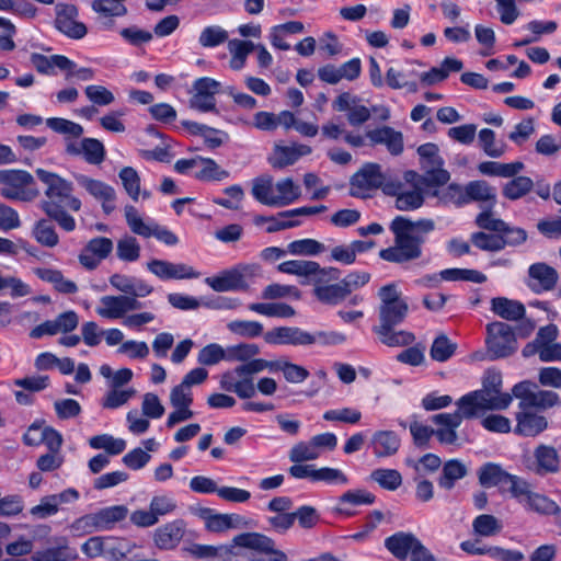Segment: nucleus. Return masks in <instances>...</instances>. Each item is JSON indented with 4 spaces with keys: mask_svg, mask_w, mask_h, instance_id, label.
Segmentation results:
<instances>
[{
    "mask_svg": "<svg viewBox=\"0 0 561 561\" xmlns=\"http://www.w3.org/2000/svg\"><path fill=\"white\" fill-rule=\"evenodd\" d=\"M185 530V522L183 519H174L154 530L153 542L161 550H173L183 539Z\"/></svg>",
    "mask_w": 561,
    "mask_h": 561,
    "instance_id": "19",
    "label": "nucleus"
},
{
    "mask_svg": "<svg viewBox=\"0 0 561 561\" xmlns=\"http://www.w3.org/2000/svg\"><path fill=\"white\" fill-rule=\"evenodd\" d=\"M366 136L373 145H385L393 156H399L403 151V135L392 127L382 126L367 131Z\"/></svg>",
    "mask_w": 561,
    "mask_h": 561,
    "instance_id": "25",
    "label": "nucleus"
},
{
    "mask_svg": "<svg viewBox=\"0 0 561 561\" xmlns=\"http://www.w3.org/2000/svg\"><path fill=\"white\" fill-rule=\"evenodd\" d=\"M479 144L484 153L491 158L502 157L507 148L505 142L495 140V133L489 128L480 130Z\"/></svg>",
    "mask_w": 561,
    "mask_h": 561,
    "instance_id": "47",
    "label": "nucleus"
},
{
    "mask_svg": "<svg viewBox=\"0 0 561 561\" xmlns=\"http://www.w3.org/2000/svg\"><path fill=\"white\" fill-rule=\"evenodd\" d=\"M118 175L126 193L137 202L140 194V178L137 171L131 167H125Z\"/></svg>",
    "mask_w": 561,
    "mask_h": 561,
    "instance_id": "61",
    "label": "nucleus"
},
{
    "mask_svg": "<svg viewBox=\"0 0 561 561\" xmlns=\"http://www.w3.org/2000/svg\"><path fill=\"white\" fill-rule=\"evenodd\" d=\"M275 362L277 367L274 368V371H283L285 379L289 382H302L309 376V371L302 366L284 360Z\"/></svg>",
    "mask_w": 561,
    "mask_h": 561,
    "instance_id": "64",
    "label": "nucleus"
},
{
    "mask_svg": "<svg viewBox=\"0 0 561 561\" xmlns=\"http://www.w3.org/2000/svg\"><path fill=\"white\" fill-rule=\"evenodd\" d=\"M457 344L444 333L437 335L430 350L431 358L435 362L444 363L448 360L456 352Z\"/></svg>",
    "mask_w": 561,
    "mask_h": 561,
    "instance_id": "44",
    "label": "nucleus"
},
{
    "mask_svg": "<svg viewBox=\"0 0 561 561\" xmlns=\"http://www.w3.org/2000/svg\"><path fill=\"white\" fill-rule=\"evenodd\" d=\"M467 394L462 396L457 402V411L454 413H439L432 416L435 424L456 430L460 426L463 419L470 420L481 416L483 413L473 402L466 401Z\"/></svg>",
    "mask_w": 561,
    "mask_h": 561,
    "instance_id": "17",
    "label": "nucleus"
},
{
    "mask_svg": "<svg viewBox=\"0 0 561 561\" xmlns=\"http://www.w3.org/2000/svg\"><path fill=\"white\" fill-rule=\"evenodd\" d=\"M313 295L318 300L328 305H337L348 296L347 289L343 286L342 282L313 288Z\"/></svg>",
    "mask_w": 561,
    "mask_h": 561,
    "instance_id": "46",
    "label": "nucleus"
},
{
    "mask_svg": "<svg viewBox=\"0 0 561 561\" xmlns=\"http://www.w3.org/2000/svg\"><path fill=\"white\" fill-rule=\"evenodd\" d=\"M485 345L490 359L508 357L517 351V340L513 328L502 321H493L485 327Z\"/></svg>",
    "mask_w": 561,
    "mask_h": 561,
    "instance_id": "9",
    "label": "nucleus"
},
{
    "mask_svg": "<svg viewBox=\"0 0 561 561\" xmlns=\"http://www.w3.org/2000/svg\"><path fill=\"white\" fill-rule=\"evenodd\" d=\"M419 539L410 533H397L385 540L386 548L400 560H405L411 554Z\"/></svg>",
    "mask_w": 561,
    "mask_h": 561,
    "instance_id": "30",
    "label": "nucleus"
},
{
    "mask_svg": "<svg viewBox=\"0 0 561 561\" xmlns=\"http://www.w3.org/2000/svg\"><path fill=\"white\" fill-rule=\"evenodd\" d=\"M66 152L70 156H83L90 164H100L105 159V148L103 144L95 138H83L76 142L66 138Z\"/></svg>",
    "mask_w": 561,
    "mask_h": 561,
    "instance_id": "18",
    "label": "nucleus"
},
{
    "mask_svg": "<svg viewBox=\"0 0 561 561\" xmlns=\"http://www.w3.org/2000/svg\"><path fill=\"white\" fill-rule=\"evenodd\" d=\"M311 153V147L307 145L276 146L268 158L274 169H284L296 163L299 158Z\"/></svg>",
    "mask_w": 561,
    "mask_h": 561,
    "instance_id": "23",
    "label": "nucleus"
},
{
    "mask_svg": "<svg viewBox=\"0 0 561 561\" xmlns=\"http://www.w3.org/2000/svg\"><path fill=\"white\" fill-rule=\"evenodd\" d=\"M276 367L275 360L251 358L248 363L237 366L236 373H238L239 378H244L253 382V375L262 373L265 369L274 371V368Z\"/></svg>",
    "mask_w": 561,
    "mask_h": 561,
    "instance_id": "45",
    "label": "nucleus"
},
{
    "mask_svg": "<svg viewBox=\"0 0 561 561\" xmlns=\"http://www.w3.org/2000/svg\"><path fill=\"white\" fill-rule=\"evenodd\" d=\"M220 82L204 77L193 83V95L190 99V107L199 112L216 111L215 95L220 91Z\"/></svg>",
    "mask_w": 561,
    "mask_h": 561,
    "instance_id": "13",
    "label": "nucleus"
},
{
    "mask_svg": "<svg viewBox=\"0 0 561 561\" xmlns=\"http://www.w3.org/2000/svg\"><path fill=\"white\" fill-rule=\"evenodd\" d=\"M220 388L234 392L241 399H250L255 396V386L248 379L239 378L236 368L226 371L220 379Z\"/></svg>",
    "mask_w": 561,
    "mask_h": 561,
    "instance_id": "29",
    "label": "nucleus"
},
{
    "mask_svg": "<svg viewBox=\"0 0 561 561\" xmlns=\"http://www.w3.org/2000/svg\"><path fill=\"white\" fill-rule=\"evenodd\" d=\"M376 457H390L398 453L401 440L393 431H378L370 440Z\"/></svg>",
    "mask_w": 561,
    "mask_h": 561,
    "instance_id": "27",
    "label": "nucleus"
},
{
    "mask_svg": "<svg viewBox=\"0 0 561 561\" xmlns=\"http://www.w3.org/2000/svg\"><path fill=\"white\" fill-rule=\"evenodd\" d=\"M75 179L77 183L83 187L90 195H92L95 199L101 201H114L115 199V190L100 181L92 178H89L84 174H75Z\"/></svg>",
    "mask_w": 561,
    "mask_h": 561,
    "instance_id": "32",
    "label": "nucleus"
},
{
    "mask_svg": "<svg viewBox=\"0 0 561 561\" xmlns=\"http://www.w3.org/2000/svg\"><path fill=\"white\" fill-rule=\"evenodd\" d=\"M33 175L25 170H0V195L8 201L31 203L39 196Z\"/></svg>",
    "mask_w": 561,
    "mask_h": 561,
    "instance_id": "7",
    "label": "nucleus"
},
{
    "mask_svg": "<svg viewBox=\"0 0 561 561\" xmlns=\"http://www.w3.org/2000/svg\"><path fill=\"white\" fill-rule=\"evenodd\" d=\"M379 325L373 328L379 341L389 347L409 346L415 341L412 332L393 328L401 324L409 312V305L402 298L401 291L394 283L382 286L378 290Z\"/></svg>",
    "mask_w": 561,
    "mask_h": 561,
    "instance_id": "4",
    "label": "nucleus"
},
{
    "mask_svg": "<svg viewBox=\"0 0 561 561\" xmlns=\"http://www.w3.org/2000/svg\"><path fill=\"white\" fill-rule=\"evenodd\" d=\"M533 186L534 182L530 178L523 175L515 176L504 185L503 195L511 201H516L529 193Z\"/></svg>",
    "mask_w": 561,
    "mask_h": 561,
    "instance_id": "50",
    "label": "nucleus"
},
{
    "mask_svg": "<svg viewBox=\"0 0 561 561\" xmlns=\"http://www.w3.org/2000/svg\"><path fill=\"white\" fill-rule=\"evenodd\" d=\"M201 170L195 173L199 181H222L229 178V172L221 169L217 162L210 158H203L199 163Z\"/></svg>",
    "mask_w": 561,
    "mask_h": 561,
    "instance_id": "51",
    "label": "nucleus"
},
{
    "mask_svg": "<svg viewBox=\"0 0 561 561\" xmlns=\"http://www.w3.org/2000/svg\"><path fill=\"white\" fill-rule=\"evenodd\" d=\"M439 276L447 282L467 280L482 284L486 280V276L481 272L468 268H446L439 272Z\"/></svg>",
    "mask_w": 561,
    "mask_h": 561,
    "instance_id": "48",
    "label": "nucleus"
},
{
    "mask_svg": "<svg viewBox=\"0 0 561 561\" xmlns=\"http://www.w3.org/2000/svg\"><path fill=\"white\" fill-rule=\"evenodd\" d=\"M370 479L389 491H394L402 484V476L396 469H375L370 473Z\"/></svg>",
    "mask_w": 561,
    "mask_h": 561,
    "instance_id": "53",
    "label": "nucleus"
},
{
    "mask_svg": "<svg viewBox=\"0 0 561 561\" xmlns=\"http://www.w3.org/2000/svg\"><path fill=\"white\" fill-rule=\"evenodd\" d=\"M124 213L126 222L134 233L144 238L156 237L167 245H175L179 242L178 237L171 230L156 222L146 224L134 206L126 205Z\"/></svg>",
    "mask_w": 561,
    "mask_h": 561,
    "instance_id": "11",
    "label": "nucleus"
},
{
    "mask_svg": "<svg viewBox=\"0 0 561 561\" xmlns=\"http://www.w3.org/2000/svg\"><path fill=\"white\" fill-rule=\"evenodd\" d=\"M228 32L219 25L206 26L199 34L198 43L202 47L211 48L228 41Z\"/></svg>",
    "mask_w": 561,
    "mask_h": 561,
    "instance_id": "54",
    "label": "nucleus"
},
{
    "mask_svg": "<svg viewBox=\"0 0 561 561\" xmlns=\"http://www.w3.org/2000/svg\"><path fill=\"white\" fill-rule=\"evenodd\" d=\"M242 549L251 550L262 556L252 559V561H289L288 556L277 548L274 539L255 531L239 534L226 545H194L190 552L198 559L236 561V558L241 556Z\"/></svg>",
    "mask_w": 561,
    "mask_h": 561,
    "instance_id": "1",
    "label": "nucleus"
},
{
    "mask_svg": "<svg viewBox=\"0 0 561 561\" xmlns=\"http://www.w3.org/2000/svg\"><path fill=\"white\" fill-rule=\"evenodd\" d=\"M512 393L519 399L518 408L520 410L545 411L561 404L559 394L551 390H542L530 380H524L516 383Z\"/></svg>",
    "mask_w": 561,
    "mask_h": 561,
    "instance_id": "8",
    "label": "nucleus"
},
{
    "mask_svg": "<svg viewBox=\"0 0 561 561\" xmlns=\"http://www.w3.org/2000/svg\"><path fill=\"white\" fill-rule=\"evenodd\" d=\"M466 401L473 402L484 414L486 411L506 410L513 401V396L502 392V375L488 370L482 380V388L467 393Z\"/></svg>",
    "mask_w": 561,
    "mask_h": 561,
    "instance_id": "5",
    "label": "nucleus"
},
{
    "mask_svg": "<svg viewBox=\"0 0 561 561\" xmlns=\"http://www.w3.org/2000/svg\"><path fill=\"white\" fill-rule=\"evenodd\" d=\"M264 341L272 345H307L309 332L297 327H279L267 331Z\"/></svg>",
    "mask_w": 561,
    "mask_h": 561,
    "instance_id": "21",
    "label": "nucleus"
},
{
    "mask_svg": "<svg viewBox=\"0 0 561 561\" xmlns=\"http://www.w3.org/2000/svg\"><path fill=\"white\" fill-rule=\"evenodd\" d=\"M318 263L306 260H290L278 264L277 270L280 273L297 275L307 279L309 275L317 271Z\"/></svg>",
    "mask_w": 561,
    "mask_h": 561,
    "instance_id": "49",
    "label": "nucleus"
},
{
    "mask_svg": "<svg viewBox=\"0 0 561 561\" xmlns=\"http://www.w3.org/2000/svg\"><path fill=\"white\" fill-rule=\"evenodd\" d=\"M319 457L320 451L316 450L311 439L309 442H299L295 444L288 453V458L293 463L312 461Z\"/></svg>",
    "mask_w": 561,
    "mask_h": 561,
    "instance_id": "55",
    "label": "nucleus"
},
{
    "mask_svg": "<svg viewBox=\"0 0 561 561\" xmlns=\"http://www.w3.org/2000/svg\"><path fill=\"white\" fill-rule=\"evenodd\" d=\"M548 427L546 416L531 410H520L516 413L515 434L525 437H535Z\"/></svg>",
    "mask_w": 561,
    "mask_h": 561,
    "instance_id": "22",
    "label": "nucleus"
},
{
    "mask_svg": "<svg viewBox=\"0 0 561 561\" xmlns=\"http://www.w3.org/2000/svg\"><path fill=\"white\" fill-rule=\"evenodd\" d=\"M274 207L293 204L301 195V190L291 178H285L275 183Z\"/></svg>",
    "mask_w": 561,
    "mask_h": 561,
    "instance_id": "33",
    "label": "nucleus"
},
{
    "mask_svg": "<svg viewBox=\"0 0 561 561\" xmlns=\"http://www.w3.org/2000/svg\"><path fill=\"white\" fill-rule=\"evenodd\" d=\"M259 271L257 264H239L217 276L207 277L205 282L218 293L245 290L249 287L248 279L255 277Z\"/></svg>",
    "mask_w": 561,
    "mask_h": 561,
    "instance_id": "10",
    "label": "nucleus"
},
{
    "mask_svg": "<svg viewBox=\"0 0 561 561\" xmlns=\"http://www.w3.org/2000/svg\"><path fill=\"white\" fill-rule=\"evenodd\" d=\"M528 510L538 514L550 515L558 512V504L547 496L533 492L524 504Z\"/></svg>",
    "mask_w": 561,
    "mask_h": 561,
    "instance_id": "63",
    "label": "nucleus"
},
{
    "mask_svg": "<svg viewBox=\"0 0 561 561\" xmlns=\"http://www.w3.org/2000/svg\"><path fill=\"white\" fill-rule=\"evenodd\" d=\"M259 354L260 347L256 344L241 343L227 348V360L248 363Z\"/></svg>",
    "mask_w": 561,
    "mask_h": 561,
    "instance_id": "62",
    "label": "nucleus"
},
{
    "mask_svg": "<svg viewBox=\"0 0 561 561\" xmlns=\"http://www.w3.org/2000/svg\"><path fill=\"white\" fill-rule=\"evenodd\" d=\"M467 473V467L460 460H448L443 466L438 485L445 490H451L455 486V482L465 478Z\"/></svg>",
    "mask_w": 561,
    "mask_h": 561,
    "instance_id": "36",
    "label": "nucleus"
},
{
    "mask_svg": "<svg viewBox=\"0 0 561 561\" xmlns=\"http://www.w3.org/2000/svg\"><path fill=\"white\" fill-rule=\"evenodd\" d=\"M510 478V473L506 472L499 463L486 462L478 471L479 483L484 488H492L500 484H504Z\"/></svg>",
    "mask_w": 561,
    "mask_h": 561,
    "instance_id": "37",
    "label": "nucleus"
},
{
    "mask_svg": "<svg viewBox=\"0 0 561 561\" xmlns=\"http://www.w3.org/2000/svg\"><path fill=\"white\" fill-rule=\"evenodd\" d=\"M558 282V271L545 262H537L528 267L526 285L535 294L556 289Z\"/></svg>",
    "mask_w": 561,
    "mask_h": 561,
    "instance_id": "14",
    "label": "nucleus"
},
{
    "mask_svg": "<svg viewBox=\"0 0 561 561\" xmlns=\"http://www.w3.org/2000/svg\"><path fill=\"white\" fill-rule=\"evenodd\" d=\"M32 237L36 242L46 248H54L59 243V237L55 226L46 218H42L34 224Z\"/></svg>",
    "mask_w": 561,
    "mask_h": 561,
    "instance_id": "38",
    "label": "nucleus"
},
{
    "mask_svg": "<svg viewBox=\"0 0 561 561\" xmlns=\"http://www.w3.org/2000/svg\"><path fill=\"white\" fill-rule=\"evenodd\" d=\"M89 445L93 449H104L105 455H119L126 448V442L123 438H115L110 434L95 435L89 439Z\"/></svg>",
    "mask_w": 561,
    "mask_h": 561,
    "instance_id": "42",
    "label": "nucleus"
},
{
    "mask_svg": "<svg viewBox=\"0 0 561 561\" xmlns=\"http://www.w3.org/2000/svg\"><path fill=\"white\" fill-rule=\"evenodd\" d=\"M249 309L266 317L291 318L295 316V309L285 302H253L249 305Z\"/></svg>",
    "mask_w": 561,
    "mask_h": 561,
    "instance_id": "41",
    "label": "nucleus"
},
{
    "mask_svg": "<svg viewBox=\"0 0 561 561\" xmlns=\"http://www.w3.org/2000/svg\"><path fill=\"white\" fill-rule=\"evenodd\" d=\"M341 272L336 267L322 268L318 263L317 271H313L307 279L300 282L301 285L312 284L314 288L329 286L330 282L339 280Z\"/></svg>",
    "mask_w": 561,
    "mask_h": 561,
    "instance_id": "52",
    "label": "nucleus"
},
{
    "mask_svg": "<svg viewBox=\"0 0 561 561\" xmlns=\"http://www.w3.org/2000/svg\"><path fill=\"white\" fill-rule=\"evenodd\" d=\"M274 179L270 174H262L252 181L251 194L261 204L274 207L275 193Z\"/></svg>",
    "mask_w": 561,
    "mask_h": 561,
    "instance_id": "34",
    "label": "nucleus"
},
{
    "mask_svg": "<svg viewBox=\"0 0 561 561\" xmlns=\"http://www.w3.org/2000/svg\"><path fill=\"white\" fill-rule=\"evenodd\" d=\"M417 153L420 156L421 169L424 173L419 175L410 171L407 172L405 179L409 181L410 178H416L417 184L425 187L445 185L449 181L450 174L443 168L444 160L439 156L437 145L432 142L421 145L417 148Z\"/></svg>",
    "mask_w": 561,
    "mask_h": 561,
    "instance_id": "6",
    "label": "nucleus"
},
{
    "mask_svg": "<svg viewBox=\"0 0 561 561\" xmlns=\"http://www.w3.org/2000/svg\"><path fill=\"white\" fill-rule=\"evenodd\" d=\"M491 311L506 321H518L525 317V306L506 297H494L491 299Z\"/></svg>",
    "mask_w": 561,
    "mask_h": 561,
    "instance_id": "28",
    "label": "nucleus"
},
{
    "mask_svg": "<svg viewBox=\"0 0 561 561\" xmlns=\"http://www.w3.org/2000/svg\"><path fill=\"white\" fill-rule=\"evenodd\" d=\"M471 201L488 203V206L493 208L496 203L495 188L485 181L469 182L466 186V204Z\"/></svg>",
    "mask_w": 561,
    "mask_h": 561,
    "instance_id": "35",
    "label": "nucleus"
},
{
    "mask_svg": "<svg viewBox=\"0 0 561 561\" xmlns=\"http://www.w3.org/2000/svg\"><path fill=\"white\" fill-rule=\"evenodd\" d=\"M100 301L102 306L96 309L99 316L106 319H124L126 317L124 295L103 296Z\"/></svg>",
    "mask_w": 561,
    "mask_h": 561,
    "instance_id": "40",
    "label": "nucleus"
},
{
    "mask_svg": "<svg viewBox=\"0 0 561 561\" xmlns=\"http://www.w3.org/2000/svg\"><path fill=\"white\" fill-rule=\"evenodd\" d=\"M422 185H416L411 188H404L402 193L396 198V207L402 211H410L420 208L424 203V196L422 193Z\"/></svg>",
    "mask_w": 561,
    "mask_h": 561,
    "instance_id": "43",
    "label": "nucleus"
},
{
    "mask_svg": "<svg viewBox=\"0 0 561 561\" xmlns=\"http://www.w3.org/2000/svg\"><path fill=\"white\" fill-rule=\"evenodd\" d=\"M385 180L378 163H366L351 178L350 194L354 197L366 198L370 191L381 187Z\"/></svg>",
    "mask_w": 561,
    "mask_h": 561,
    "instance_id": "12",
    "label": "nucleus"
},
{
    "mask_svg": "<svg viewBox=\"0 0 561 561\" xmlns=\"http://www.w3.org/2000/svg\"><path fill=\"white\" fill-rule=\"evenodd\" d=\"M324 250V244L314 239L295 240L287 245V252L293 255H317Z\"/></svg>",
    "mask_w": 561,
    "mask_h": 561,
    "instance_id": "57",
    "label": "nucleus"
},
{
    "mask_svg": "<svg viewBox=\"0 0 561 561\" xmlns=\"http://www.w3.org/2000/svg\"><path fill=\"white\" fill-rule=\"evenodd\" d=\"M534 456L536 459L535 472L537 474L554 473L559 470V456L556 448L547 445H539Z\"/></svg>",
    "mask_w": 561,
    "mask_h": 561,
    "instance_id": "31",
    "label": "nucleus"
},
{
    "mask_svg": "<svg viewBox=\"0 0 561 561\" xmlns=\"http://www.w3.org/2000/svg\"><path fill=\"white\" fill-rule=\"evenodd\" d=\"M116 254L119 260L135 262L140 256V245L135 237L125 236L117 241Z\"/></svg>",
    "mask_w": 561,
    "mask_h": 561,
    "instance_id": "56",
    "label": "nucleus"
},
{
    "mask_svg": "<svg viewBox=\"0 0 561 561\" xmlns=\"http://www.w3.org/2000/svg\"><path fill=\"white\" fill-rule=\"evenodd\" d=\"M336 112H346V118L351 126L358 127L369 121L371 111L360 103V99L350 92L339 94L332 103Z\"/></svg>",
    "mask_w": 561,
    "mask_h": 561,
    "instance_id": "15",
    "label": "nucleus"
},
{
    "mask_svg": "<svg viewBox=\"0 0 561 561\" xmlns=\"http://www.w3.org/2000/svg\"><path fill=\"white\" fill-rule=\"evenodd\" d=\"M471 242L474 247L483 251L496 252L504 249V242L501 234L474 232L471 234Z\"/></svg>",
    "mask_w": 561,
    "mask_h": 561,
    "instance_id": "60",
    "label": "nucleus"
},
{
    "mask_svg": "<svg viewBox=\"0 0 561 561\" xmlns=\"http://www.w3.org/2000/svg\"><path fill=\"white\" fill-rule=\"evenodd\" d=\"M37 179L45 185V198L39 207L46 216L57 222L67 232L76 229L75 218L67 211H79L82 203L73 193L72 182L61 178L55 172L38 168L35 170Z\"/></svg>",
    "mask_w": 561,
    "mask_h": 561,
    "instance_id": "2",
    "label": "nucleus"
},
{
    "mask_svg": "<svg viewBox=\"0 0 561 561\" xmlns=\"http://www.w3.org/2000/svg\"><path fill=\"white\" fill-rule=\"evenodd\" d=\"M47 543L32 554L33 561H70L76 558V551L69 547L66 537H53Z\"/></svg>",
    "mask_w": 561,
    "mask_h": 561,
    "instance_id": "20",
    "label": "nucleus"
},
{
    "mask_svg": "<svg viewBox=\"0 0 561 561\" xmlns=\"http://www.w3.org/2000/svg\"><path fill=\"white\" fill-rule=\"evenodd\" d=\"M201 516L205 519L207 530L213 533H224L244 524V518L238 514H215L210 508L202 510Z\"/></svg>",
    "mask_w": 561,
    "mask_h": 561,
    "instance_id": "26",
    "label": "nucleus"
},
{
    "mask_svg": "<svg viewBox=\"0 0 561 561\" xmlns=\"http://www.w3.org/2000/svg\"><path fill=\"white\" fill-rule=\"evenodd\" d=\"M127 507L116 505L103 508L93 515H87L78 522L87 526L91 525L96 529H108L113 524L123 520L127 516Z\"/></svg>",
    "mask_w": 561,
    "mask_h": 561,
    "instance_id": "24",
    "label": "nucleus"
},
{
    "mask_svg": "<svg viewBox=\"0 0 561 561\" xmlns=\"http://www.w3.org/2000/svg\"><path fill=\"white\" fill-rule=\"evenodd\" d=\"M435 227L433 219L411 220L403 216H397L389 227L394 236L393 245L380 250L379 256L387 262L397 264L420 259L426 236L433 232Z\"/></svg>",
    "mask_w": 561,
    "mask_h": 561,
    "instance_id": "3",
    "label": "nucleus"
},
{
    "mask_svg": "<svg viewBox=\"0 0 561 561\" xmlns=\"http://www.w3.org/2000/svg\"><path fill=\"white\" fill-rule=\"evenodd\" d=\"M46 125L55 133L73 138H79L83 134V127L80 124L66 118L50 117L46 119Z\"/></svg>",
    "mask_w": 561,
    "mask_h": 561,
    "instance_id": "59",
    "label": "nucleus"
},
{
    "mask_svg": "<svg viewBox=\"0 0 561 561\" xmlns=\"http://www.w3.org/2000/svg\"><path fill=\"white\" fill-rule=\"evenodd\" d=\"M231 333L243 337H257L263 333V325L257 321L234 320L227 324Z\"/></svg>",
    "mask_w": 561,
    "mask_h": 561,
    "instance_id": "58",
    "label": "nucleus"
},
{
    "mask_svg": "<svg viewBox=\"0 0 561 561\" xmlns=\"http://www.w3.org/2000/svg\"><path fill=\"white\" fill-rule=\"evenodd\" d=\"M78 10L72 4H58L56 7L55 26L64 35L80 39L87 35V26L78 22Z\"/></svg>",
    "mask_w": 561,
    "mask_h": 561,
    "instance_id": "16",
    "label": "nucleus"
},
{
    "mask_svg": "<svg viewBox=\"0 0 561 561\" xmlns=\"http://www.w3.org/2000/svg\"><path fill=\"white\" fill-rule=\"evenodd\" d=\"M503 529L502 522L491 514L478 515L472 520V534L477 537H494Z\"/></svg>",
    "mask_w": 561,
    "mask_h": 561,
    "instance_id": "39",
    "label": "nucleus"
}]
</instances>
